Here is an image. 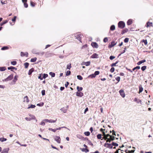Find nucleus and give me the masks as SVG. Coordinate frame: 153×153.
<instances>
[{
	"label": "nucleus",
	"mask_w": 153,
	"mask_h": 153,
	"mask_svg": "<svg viewBox=\"0 0 153 153\" xmlns=\"http://www.w3.org/2000/svg\"><path fill=\"white\" fill-rule=\"evenodd\" d=\"M116 43L114 41H112L111 43L110 44H109L108 46L109 48H111L112 47L116 45Z\"/></svg>",
	"instance_id": "nucleus-11"
},
{
	"label": "nucleus",
	"mask_w": 153,
	"mask_h": 153,
	"mask_svg": "<svg viewBox=\"0 0 153 153\" xmlns=\"http://www.w3.org/2000/svg\"><path fill=\"white\" fill-rule=\"evenodd\" d=\"M91 46L95 48H97L98 47V45L96 42H92L91 43Z\"/></svg>",
	"instance_id": "nucleus-8"
},
{
	"label": "nucleus",
	"mask_w": 153,
	"mask_h": 153,
	"mask_svg": "<svg viewBox=\"0 0 153 153\" xmlns=\"http://www.w3.org/2000/svg\"><path fill=\"white\" fill-rule=\"evenodd\" d=\"M71 71H67L66 73V76H68L70 75L71 74Z\"/></svg>",
	"instance_id": "nucleus-52"
},
{
	"label": "nucleus",
	"mask_w": 153,
	"mask_h": 153,
	"mask_svg": "<svg viewBox=\"0 0 153 153\" xmlns=\"http://www.w3.org/2000/svg\"><path fill=\"white\" fill-rule=\"evenodd\" d=\"M76 95L78 97H82L83 95V94L82 92H76Z\"/></svg>",
	"instance_id": "nucleus-12"
},
{
	"label": "nucleus",
	"mask_w": 153,
	"mask_h": 153,
	"mask_svg": "<svg viewBox=\"0 0 153 153\" xmlns=\"http://www.w3.org/2000/svg\"><path fill=\"white\" fill-rule=\"evenodd\" d=\"M8 149H4L2 150L1 153H8Z\"/></svg>",
	"instance_id": "nucleus-23"
},
{
	"label": "nucleus",
	"mask_w": 153,
	"mask_h": 153,
	"mask_svg": "<svg viewBox=\"0 0 153 153\" xmlns=\"http://www.w3.org/2000/svg\"><path fill=\"white\" fill-rule=\"evenodd\" d=\"M8 22V21L7 20H5L3 22H2L1 23L0 25L1 26H2L4 24Z\"/></svg>",
	"instance_id": "nucleus-30"
},
{
	"label": "nucleus",
	"mask_w": 153,
	"mask_h": 153,
	"mask_svg": "<svg viewBox=\"0 0 153 153\" xmlns=\"http://www.w3.org/2000/svg\"><path fill=\"white\" fill-rule=\"evenodd\" d=\"M16 16H15L12 19V21L15 22L16 21Z\"/></svg>",
	"instance_id": "nucleus-58"
},
{
	"label": "nucleus",
	"mask_w": 153,
	"mask_h": 153,
	"mask_svg": "<svg viewBox=\"0 0 153 153\" xmlns=\"http://www.w3.org/2000/svg\"><path fill=\"white\" fill-rule=\"evenodd\" d=\"M49 130L53 132H55L57 130H58V128H56V129H53L52 128H49Z\"/></svg>",
	"instance_id": "nucleus-35"
},
{
	"label": "nucleus",
	"mask_w": 153,
	"mask_h": 153,
	"mask_svg": "<svg viewBox=\"0 0 153 153\" xmlns=\"http://www.w3.org/2000/svg\"><path fill=\"white\" fill-rule=\"evenodd\" d=\"M119 93L121 96L123 97L124 98L125 96V94L124 91L122 89L120 90L119 91Z\"/></svg>",
	"instance_id": "nucleus-9"
},
{
	"label": "nucleus",
	"mask_w": 153,
	"mask_h": 153,
	"mask_svg": "<svg viewBox=\"0 0 153 153\" xmlns=\"http://www.w3.org/2000/svg\"><path fill=\"white\" fill-rule=\"evenodd\" d=\"M105 132H103L102 135L104 136L102 138L106 142H110L111 141L114 140L115 139V137L109 135V134H105Z\"/></svg>",
	"instance_id": "nucleus-1"
},
{
	"label": "nucleus",
	"mask_w": 153,
	"mask_h": 153,
	"mask_svg": "<svg viewBox=\"0 0 153 153\" xmlns=\"http://www.w3.org/2000/svg\"><path fill=\"white\" fill-rule=\"evenodd\" d=\"M18 77V76L17 75H16L15 76L13 79V81L14 82H15L17 80V78Z\"/></svg>",
	"instance_id": "nucleus-43"
},
{
	"label": "nucleus",
	"mask_w": 153,
	"mask_h": 153,
	"mask_svg": "<svg viewBox=\"0 0 153 153\" xmlns=\"http://www.w3.org/2000/svg\"><path fill=\"white\" fill-rule=\"evenodd\" d=\"M114 71V68H112L110 69V71L111 73L113 72Z\"/></svg>",
	"instance_id": "nucleus-64"
},
{
	"label": "nucleus",
	"mask_w": 153,
	"mask_h": 153,
	"mask_svg": "<svg viewBox=\"0 0 153 153\" xmlns=\"http://www.w3.org/2000/svg\"><path fill=\"white\" fill-rule=\"evenodd\" d=\"M44 105V103L43 102H41L40 103H38L37 104V105L39 106H42Z\"/></svg>",
	"instance_id": "nucleus-49"
},
{
	"label": "nucleus",
	"mask_w": 153,
	"mask_h": 153,
	"mask_svg": "<svg viewBox=\"0 0 153 153\" xmlns=\"http://www.w3.org/2000/svg\"><path fill=\"white\" fill-rule=\"evenodd\" d=\"M77 89L78 91H81L82 90V88L80 87H79V86H77Z\"/></svg>",
	"instance_id": "nucleus-39"
},
{
	"label": "nucleus",
	"mask_w": 153,
	"mask_h": 153,
	"mask_svg": "<svg viewBox=\"0 0 153 153\" xmlns=\"http://www.w3.org/2000/svg\"><path fill=\"white\" fill-rule=\"evenodd\" d=\"M104 146L106 148H108L110 149H111L113 148L112 144L108 143L107 142L105 143Z\"/></svg>",
	"instance_id": "nucleus-5"
},
{
	"label": "nucleus",
	"mask_w": 153,
	"mask_h": 153,
	"mask_svg": "<svg viewBox=\"0 0 153 153\" xmlns=\"http://www.w3.org/2000/svg\"><path fill=\"white\" fill-rule=\"evenodd\" d=\"M146 60L145 59H143V60H141V61H139V62H138L137 63V64L138 65H140V64H141L142 63H144L145 62H146Z\"/></svg>",
	"instance_id": "nucleus-22"
},
{
	"label": "nucleus",
	"mask_w": 153,
	"mask_h": 153,
	"mask_svg": "<svg viewBox=\"0 0 153 153\" xmlns=\"http://www.w3.org/2000/svg\"><path fill=\"white\" fill-rule=\"evenodd\" d=\"M141 42H143L146 45L147 44V41L146 39H143L141 41Z\"/></svg>",
	"instance_id": "nucleus-25"
},
{
	"label": "nucleus",
	"mask_w": 153,
	"mask_h": 153,
	"mask_svg": "<svg viewBox=\"0 0 153 153\" xmlns=\"http://www.w3.org/2000/svg\"><path fill=\"white\" fill-rule=\"evenodd\" d=\"M13 74H11L10 76H9L7 77L3 81H8L10 80L13 78Z\"/></svg>",
	"instance_id": "nucleus-4"
},
{
	"label": "nucleus",
	"mask_w": 153,
	"mask_h": 153,
	"mask_svg": "<svg viewBox=\"0 0 153 153\" xmlns=\"http://www.w3.org/2000/svg\"><path fill=\"white\" fill-rule=\"evenodd\" d=\"M77 78L78 79L80 80H82L83 79L82 77L80 75L77 76Z\"/></svg>",
	"instance_id": "nucleus-46"
},
{
	"label": "nucleus",
	"mask_w": 153,
	"mask_h": 153,
	"mask_svg": "<svg viewBox=\"0 0 153 153\" xmlns=\"http://www.w3.org/2000/svg\"><path fill=\"white\" fill-rule=\"evenodd\" d=\"M129 39L128 38H126L124 40V42L125 43H127L128 42Z\"/></svg>",
	"instance_id": "nucleus-54"
},
{
	"label": "nucleus",
	"mask_w": 153,
	"mask_h": 153,
	"mask_svg": "<svg viewBox=\"0 0 153 153\" xmlns=\"http://www.w3.org/2000/svg\"><path fill=\"white\" fill-rule=\"evenodd\" d=\"M28 106H29V107L27 108H28V109H29L30 108H34L36 107V106L35 105H32V104L30 105H29Z\"/></svg>",
	"instance_id": "nucleus-27"
},
{
	"label": "nucleus",
	"mask_w": 153,
	"mask_h": 153,
	"mask_svg": "<svg viewBox=\"0 0 153 153\" xmlns=\"http://www.w3.org/2000/svg\"><path fill=\"white\" fill-rule=\"evenodd\" d=\"M145 27H146L147 28H148L149 27H153V24L152 22H147L146 25Z\"/></svg>",
	"instance_id": "nucleus-7"
},
{
	"label": "nucleus",
	"mask_w": 153,
	"mask_h": 153,
	"mask_svg": "<svg viewBox=\"0 0 153 153\" xmlns=\"http://www.w3.org/2000/svg\"><path fill=\"white\" fill-rule=\"evenodd\" d=\"M7 140V139L4 137H1L0 138V141L1 142H3L4 141H5Z\"/></svg>",
	"instance_id": "nucleus-33"
},
{
	"label": "nucleus",
	"mask_w": 153,
	"mask_h": 153,
	"mask_svg": "<svg viewBox=\"0 0 153 153\" xmlns=\"http://www.w3.org/2000/svg\"><path fill=\"white\" fill-rule=\"evenodd\" d=\"M90 61H88L87 62H84L82 63V65H85L86 66H88L90 65Z\"/></svg>",
	"instance_id": "nucleus-18"
},
{
	"label": "nucleus",
	"mask_w": 153,
	"mask_h": 153,
	"mask_svg": "<svg viewBox=\"0 0 153 153\" xmlns=\"http://www.w3.org/2000/svg\"><path fill=\"white\" fill-rule=\"evenodd\" d=\"M30 4L31 6H32L33 7H34L35 6V5L36 4V3L33 2L32 1H30Z\"/></svg>",
	"instance_id": "nucleus-24"
},
{
	"label": "nucleus",
	"mask_w": 153,
	"mask_h": 153,
	"mask_svg": "<svg viewBox=\"0 0 153 153\" xmlns=\"http://www.w3.org/2000/svg\"><path fill=\"white\" fill-rule=\"evenodd\" d=\"M146 66H144L141 67V69L142 71H144L146 69Z\"/></svg>",
	"instance_id": "nucleus-48"
},
{
	"label": "nucleus",
	"mask_w": 153,
	"mask_h": 153,
	"mask_svg": "<svg viewBox=\"0 0 153 153\" xmlns=\"http://www.w3.org/2000/svg\"><path fill=\"white\" fill-rule=\"evenodd\" d=\"M11 65H14L16 64L17 62L16 61H12L11 62Z\"/></svg>",
	"instance_id": "nucleus-50"
},
{
	"label": "nucleus",
	"mask_w": 153,
	"mask_h": 153,
	"mask_svg": "<svg viewBox=\"0 0 153 153\" xmlns=\"http://www.w3.org/2000/svg\"><path fill=\"white\" fill-rule=\"evenodd\" d=\"M29 115L30 116V117H31V118L32 119H36V117H35L34 116L32 115H31L30 114Z\"/></svg>",
	"instance_id": "nucleus-60"
},
{
	"label": "nucleus",
	"mask_w": 153,
	"mask_h": 153,
	"mask_svg": "<svg viewBox=\"0 0 153 153\" xmlns=\"http://www.w3.org/2000/svg\"><path fill=\"white\" fill-rule=\"evenodd\" d=\"M105 129H103L102 128H101L100 129V131L102 132V134H103V132H105Z\"/></svg>",
	"instance_id": "nucleus-62"
},
{
	"label": "nucleus",
	"mask_w": 153,
	"mask_h": 153,
	"mask_svg": "<svg viewBox=\"0 0 153 153\" xmlns=\"http://www.w3.org/2000/svg\"><path fill=\"white\" fill-rule=\"evenodd\" d=\"M115 79L118 82L120 80V77L119 76H117L115 78Z\"/></svg>",
	"instance_id": "nucleus-51"
},
{
	"label": "nucleus",
	"mask_w": 153,
	"mask_h": 153,
	"mask_svg": "<svg viewBox=\"0 0 153 153\" xmlns=\"http://www.w3.org/2000/svg\"><path fill=\"white\" fill-rule=\"evenodd\" d=\"M97 138L98 139H101L102 138V134H99L97 135Z\"/></svg>",
	"instance_id": "nucleus-40"
},
{
	"label": "nucleus",
	"mask_w": 153,
	"mask_h": 153,
	"mask_svg": "<svg viewBox=\"0 0 153 153\" xmlns=\"http://www.w3.org/2000/svg\"><path fill=\"white\" fill-rule=\"evenodd\" d=\"M7 69L8 70H12V69H14L15 70H17V68L14 67L13 66H10V67H8Z\"/></svg>",
	"instance_id": "nucleus-26"
},
{
	"label": "nucleus",
	"mask_w": 153,
	"mask_h": 153,
	"mask_svg": "<svg viewBox=\"0 0 153 153\" xmlns=\"http://www.w3.org/2000/svg\"><path fill=\"white\" fill-rule=\"evenodd\" d=\"M42 74H40L38 76V78L40 79L41 80L43 79L42 77Z\"/></svg>",
	"instance_id": "nucleus-57"
},
{
	"label": "nucleus",
	"mask_w": 153,
	"mask_h": 153,
	"mask_svg": "<svg viewBox=\"0 0 153 153\" xmlns=\"http://www.w3.org/2000/svg\"><path fill=\"white\" fill-rule=\"evenodd\" d=\"M23 101L24 102H26L27 103L29 102V100L27 96H26L24 97Z\"/></svg>",
	"instance_id": "nucleus-14"
},
{
	"label": "nucleus",
	"mask_w": 153,
	"mask_h": 153,
	"mask_svg": "<svg viewBox=\"0 0 153 153\" xmlns=\"http://www.w3.org/2000/svg\"><path fill=\"white\" fill-rule=\"evenodd\" d=\"M42 94L43 96L45 94V90H43L42 91Z\"/></svg>",
	"instance_id": "nucleus-63"
},
{
	"label": "nucleus",
	"mask_w": 153,
	"mask_h": 153,
	"mask_svg": "<svg viewBox=\"0 0 153 153\" xmlns=\"http://www.w3.org/2000/svg\"><path fill=\"white\" fill-rule=\"evenodd\" d=\"M95 77L96 76H95L94 74H91L90 75H89L88 76V78H95Z\"/></svg>",
	"instance_id": "nucleus-29"
},
{
	"label": "nucleus",
	"mask_w": 153,
	"mask_h": 153,
	"mask_svg": "<svg viewBox=\"0 0 153 153\" xmlns=\"http://www.w3.org/2000/svg\"><path fill=\"white\" fill-rule=\"evenodd\" d=\"M134 101L137 102V103H139V102L141 103L142 102L141 100L137 99V98H135L134 100Z\"/></svg>",
	"instance_id": "nucleus-15"
},
{
	"label": "nucleus",
	"mask_w": 153,
	"mask_h": 153,
	"mask_svg": "<svg viewBox=\"0 0 153 153\" xmlns=\"http://www.w3.org/2000/svg\"><path fill=\"white\" fill-rule=\"evenodd\" d=\"M132 23V20L131 19H129L127 21V23L128 25H130Z\"/></svg>",
	"instance_id": "nucleus-19"
},
{
	"label": "nucleus",
	"mask_w": 153,
	"mask_h": 153,
	"mask_svg": "<svg viewBox=\"0 0 153 153\" xmlns=\"http://www.w3.org/2000/svg\"><path fill=\"white\" fill-rule=\"evenodd\" d=\"M8 49V47H3L1 48V49L3 50H4Z\"/></svg>",
	"instance_id": "nucleus-56"
},
{
	"label": "nucleus",
	"mask_w": 153,
	"mask_h": 153,
	"mask_svg": "<svg viewBox=\"0 0 153 153\" xmlns=\"http://www.w3.org/2000/svg\"><path fill=\"white\" fill-rule=\"evenodd\" d=\"M24 6L25 7L27 8L28 7V5L27 2H25V3H24Z\"/></svg>",
	"instance_id": "nucleus-61"
},
{
	"label": "nucleus",
	"mask_w": 153,
	"mask_h": 153,
	"mask_svg": "<svg viewBox=\"0 0 153 153\" xmlns=\"http://www.w3.org/2000/svg\"><path fill=\"white\" fill-rule=\"evenodd\" d=\"M71 68V64L70 63L69 64H68L67 65V69H68L69 70Z\"/></svg>",
	"instance_id": "nucleus-37"
},
{
	"label": "nucleus",
	"mask_w": 153,
	"mask_h": 153,
	"mask_svg": "<svg viewBox=\"0 0 153 153\" xmlns=\"http://www.w3.org/2000/svg\"><path fill=\"white\" fill-rule=\"evenodd\" d=\"M24 65L25 66V68H27L28 67V66L29 65V64L28 63L26 62L24 63Z\"/></svg>",
	"instance_id": "nucleus-36"
},
{
	"label": "nucleus",
	"mask_w": 153,
	"mask_h": 153,
	"mask_svg": "<svg viewBox=\"0 0 153 153\" xmlns=\"http://www.w3.org/2000/svg\"><path fill=\"white\" fill-rule=\"evenodd\" d=\"M49 74L52 77H54L55 75V74L54 73L51 72L49 73Z\"/></svg>",
	"instance_id": "nucleus-34"
},
{
	"label": "nucleus",
	"mask_w": 153,
	"mask_h": 153,
	"mask_svg": "<svg viewBox=\"0 0 153 153\" xmlns=\"http://www.w3.org/2000/svg\"><path fill=\"white\" fill-rule=\"evenodd\" d=\"M98 54L95 53L91 56V57L92 58H97L98 57Z\"/></svg>",
	"instance_id": "nucleus-13"
},
{
	"label": "nucleus",
	"mask_w": 153,
	"mask_h": 153,
	"mask_svg": "<svg viewBox=\"0 0 153 153\" xmlns=\"http://www.w3.org/2000/svg\"><path fill=\"white\" fill-rule=\"evenodd\" d=\"M84 134L86 136H89L90 134V133L89 131L85 132Z\"/></svg>",
	"instance_id": "nucleus-41"
},
{
	"label": "nucleus",
	"mask_w": 153,
	"mask_h": 153,
	"mask_svg": "<svg viewBox=\"0 0 153 153\" xmlns=\"http://www.w3.org/2000/svg\"><path fill=\"white\" fill-rule=\"evenodd\" d=\"M28 53L27 52H21V55L22 56H25L26 57H27L28 56Z\"/></svg>",
	"instance_id": "nucleus-10"
},
{
	"label": "nucleus",
	"mask_w": 153,
	"mask_h": 153,
	"mask_svg": "<svg viewBox=\"0 0 153 153\" xmlns=\"http://www.w3.org/2000/svg\"><path fill=\"white\" fill-rule=\"evenodd\" d=\"M37 60V58L36 57H35L33 58H32L30 59V61L32 62H35Z\"/></svg>",
	"instance_id": "nucleus-31"
},
{
	"label": "nucleus",
	"mask_w": 153,
	"mask_h": 153,
	"mask_svg": "<svg viewBox=\"0 0 153 153\" xmlns=\"http://www.w3.org/2000/svg\"><path fill=\"white\" fill-rule=\"evenodd\" d=\"M51 53H46L45 54V56L46 57H48L49 56H51Z\"/></svg>",
	"instance_id": "nucleus-45"
},
{
	"label": "nucleus",
	"mask_w": 153,
	"mask_h": 153,
	"mask_svg": "<svg viewBox=\"0 0 153 153\" xmlns=\"http://www.w3.org/2000/svg\"><path fill=\"white\" fill-rule=\"evenodd\" d=\"M128 31V29L127 28H125L122 31L121 34H123L124 33L127 32Z\"/></svg>",
	"instance_id": "nucleus-20"
},
{
	"label": "nucleus",
	"mask_w": 153,
	"mask_h": 153,
	"mask_svg": "<svg viewBox=\"0 0 153 153\" xmlns=\"http://www.w3.org/2000/svg\"><path fill=\"white\" fill-rule=\"evenodd\" d=\"M118 25L119 28L123 29L125 27V23L123 22L120 21L118 22Z\"/></svg>",
	"instance_id": "nucleus-2"
},
{
	"label": "nucleus",
	"mask_w": 153,
	"mask_h": 153,
	"mask_svg": "<svg viewBox=\"0 0 153 153\" xmlns=\"http://www.w3.org/2000/svg\"><path fill=\"white\" fill-rule=\"evenodd\" d=\"M112 146H118V145L117 143H116L114 142H112L111 143Z\"/></svg>",
	"instance_id": "nucleus-42"
},
{
	"label": "nucleus",
	"mask_w": 153,
	"mask_h": 153,
	"mask_svg": "<svg viewBox=\"0 0 153 153\" xmlns=\"http://www.w3.org/2000/svg\"><path fill=\"white\" fill-rule=\"evenodd\" d=\"M119 62L118 61H117L115 63H113L111 65V66H116V64H117Z\"/></svg>",
	"instance_id": "nucleus-44"
},
{
	"label": "nucleus",
	"mask_w": 153,
	"mask_h": 153,
	"mask_svg": "<svg viewBox=\"0 0 153 153\" xmlns=\"http://www.w3.org/2000/svg\"><path fill=\"white\" fill-rule=\"evenodd\" d=\"M6 67H0V71H4L6 70Z\"/></svg>",
	"instance_id": "nucleus-28"
},
{
	"label": "nucleus",
	"mask_w": 153,
	"mask_h": 153,
	"mask_svg": "<svg viewBox=\"0 0 153 153\" xmlns=\"http://www.w3.org/2000/svg\"><path fill=\"white\" fill-rule=\"evenodd\" d=\"M80 149L82 151L85 152L86 153L89 152V150L86 148H81Z\"/></svg>",
	"instance_id": "nucleus-21"
},
{
	"label": "nucleus",
	"mask_w": 153,
	"mask_h": 153,
	"mask_svg": "<svg viewBox=\"0 0 153 153\" xmlns=\"http://www.w3.org/2000/svg\"><path fill=\"white\" fill-rule=\"evenodd\" d=\"M54 139L58 143H61V138L59 136H56L54 138Z\"/></svg>",
	"instance_id": "nucleus-6"
},
{
	"label": "nucleus",
	"mask_w": 153,
	"mask_h": 153,
	"mask_svg": "<svg viewBox=\"0 0 153 153\" xmlns=\"http://www.w3.org/2000/svg\"><path fill=\"white\" fill-rule=\"evenodd\" d=\"M100 74V71H95V72H94V74L95 76H96V75H99Z\"/></svg>",
	"instance_id": "nucleus-47"
},
{
	"label": "nucleus",
	"mask_w": 153,
	"mask_h": 153,
	"mask_svg": "<svg viewBox=\"0 0 153 153\" xmlns=\"http://www.w3.org/2000/svg\"><path fill=\"white\" fill-rule=\"evenodd\" d=\"M56 120H49V123H55L56 121Z\"/></svg>",
	"instance_id": "nucleus-59"
},
{
	"label": "nucleus",
	"mask_w": 153,
	"mask_h": 153,
	"mask_svg": "<svg viewBox=\"0 0 153 153\" xmlns=\"http://www.w3.org/2000/svg\"><path fill=\"white\" fill-rule=\"evenodd\" d=\"M139 91L138 93L140 94L141 93L143 90V88L142 87V86L141 85H140L139 87Z\"/></svg>",
	"instance_id": "nucleus-16"
},
{
	"label": "nucleus",
	"mask_w": 153,
	"mask_h": 153,
	"mask_svg": "<svg viewBox=\"0 0 153 153\" xmlns=\"http://www.w3.org/2000/svg\"><path fill=\"white\" fill-rule=\"evenodd\" d=\"M115 27L114 25H112L111 26L110 30H114L115 29Z\"/></svg>",
	"instance_id": "nucleus-32"
},
{
	"label": "nucleus",
	"mask_w": 153,
	"mask_h": 153,
	"mask_svg": "<svg viewBox=\"0 0 153 153\" xmlns=\"http://www.w3.org/2000/svg\"><path fill=\"white\" fill-rule=\"evenodd\" d=\"M140 68V67L139 66H137L136 67L134 68L133 69V71H134L136 69H139Z\"/></svg>",
	"instance_id": "nucleus-38"
},
{
	"label": "nucleus",
	"mask_w": 153,
	"mask_h": 153,
	"mask_svg": "<svg viewBox=\"0 0 153 153\" xmlns=\"http://www.w3.org/2000/svg\"><path fill=\"white\" fill-rule=\"evenodd\" d=\"M34 71V68H31L29 70L28 73V74L30 75H31L32 73Z\"/></svg>",
	"instance_id": "nucleus-17"
},
{
	"label": "nucleus",
	"mask_w": 153,
	"mask_h": 153,
	"mask_svg": "<svg viewBox=\"0 0 153 153\" xmlns=\"http://www.w3.org/2000/svg\"><path fill=\"white\" fill-rule=\"evenodd\" d=\"M108 39L107 37H105L103 39V42H106L108 41Z\"/></svg>",
	"instance_id": "nucleus-55"
},
{
	"label": "nucleus",
	"mask_w": 153,
	"mask_h": 153,
	"mask_svg": "<svg viewBox=\"0 0 153 153\" xmlns=\"http://www.w3.org/2000/svg\"><path fill=\"white\" fill-rule=\"evenodd\" d=\"M48 76V75L47 74H44L43 75V76H42L43 79L45 78L46 77Z\"/></svg>",
	"instance_id": "nucleus-53"
},
{
	"label": "nucleus",
	"mask_w": 153,
	"mask_h": 153,
	"mask_svg": "<svg viewBox=\"0 0 153 153\" xmlns=\"http://www.w3.org/2000/svg\"><path fill=\"white\" fill-rule=\"evenodd\" d=\"M76 37V39L79 40L80 42H81V38H82V35L81 34H77L76 36L72 35V36H74Z\"/></svg>",
	"instance_id": "nucleus-3"
}]
</instances>
